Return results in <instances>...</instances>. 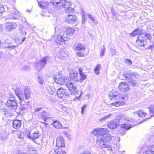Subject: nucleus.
Returning a JSON list of instances; mask_svg holds the SVG:
<instances>
[{
  "instance_id": "obj_38",
  "label": "nucleus",
  "mask_w": 154,
  "mask_h": 154,
  "mask_svg": "<svg viewBox=\"0 0 154 154\" xmlns=\"http://www.w3.org/2000/svg\"><path fill=\"white\" fill-rule=\"evenodd\" d=\"M111 116V114H109L106 115L105 116L103 117L102 118H101L99 120L100 122H102L103 121H104L106 119H107L109 118L110 116Z\"/></svg>"
},
{
  "instance_id": "obj_42",
  "label": "nucleus",
  "mask_w": 154,
  "mask_h": 154,
  "mask_svg": "<svg viewBox=\"0 0 154 154\" xmlns=\"http://www.w3.org/2000/svg\"><path fill=\"white\" fill-rule=\"evenodd\" d=\"M21 69L23 71H27L29 69V66L25 65L21 67Z\"/></svg>"
},
{
  "instance_id": "obj_20",
  "label": "nucleus",
  "mask_w": 154,
  "mask_h": 154,
  "mask_svg": "<svg viewBox=\"0 0 154 154\" xmlns=\"http://www.w3.org/2000/svg\"><path fill=\"white\" fill-rule=\"evenodd\" d=\"M50 114L48 111L43 110L40 114V116L45 122L47 121V120L49 118L48 117L50 116Z\"/></svg>"
},
{
  "instance_id": "obj_58",
  "label": "nucleus",
  "mask_w": 154,
  "mask_h": 154,
  "mask_svg": "<svg viewBox=\"0 0 154 154\" xmlns=\"http://www.w3.org/2000/svg\"><path fill=\"white\" fill-rule=\"evenodd\" d=\"M81 12L82 13V16H85V14H84V10H83V9L82 8V10H81Z\"/></svg>"
},
{
  "instance_id": "obj_54",
  "label": "nucleus",
  "mask_w": 154,
  "mask_h": 154,
  "mask_svg": "<svg viewBox=\"0 0 154 154\" xmlns=\"http://www.w3.org/2000/svg\"><path fill=\"white\" fill-rule=\"evenodd\" d=\"M0 43L1 44V46H2L4 45V44L5 43L6 41L3 40L2 41H0Z\"/></svg>"
},
{
  "instance_id": "obj_5",
  "label": "nucleus",
  "mask_w": 154,
  "mask_h": 154,
  "mask_svg": "<svg viewBox=\"0 0 154 154\" xmlns=\"http://www.w3.org/2000/svg\"><path fill=\"white\" fill-rule=\"evenodd\" d=\"M125 119L126 117L124 115H118L116 116V120L111 121L108 124V127L111 129H116L120 125L119 123L122 122Z\"/></svg>"
},
{
  "instance_id": "obj_10",
  "label": "nucleus",
  "mask_w": 154,
  "mask_h": 154,
  "mask_svg": "<svg viewBox=\"0 0 154 154\" xmlns=\"http://www.w3.org/2000/svg\"><path fill=\"white\" fill-rule=\"evenodd\" d=\"M109 131L108 129L104 128H97L94 129L93 132L95 136L98 137V138L101 137L102 135H103L105 134L108 133Z\"/></svg>"
},
{
  "instance_id": "obj_23",
  "label": "nucleus",
  "mask_w": 154,
  "mask_h": 154,
  "mask_svg": "<svg viewBox=\"0 0 154 154\" xmlns=\"http://www.w3.org/2000/svg\"><path fill=\"white\" fill-rule=\"evenodd\" d=\"M41 135V134L38 131L34 132L32 136L30 135V132L29 131V133L28 134V138L33 140L38 138Z\"/></svg>"
},
{
  "instance_id": "obj_53",
  "label": "nucleus",
  "mask_w": 154,
  "mask_h": 154,
  "mask_svg": "<svg viewBox=\"0 0 154 154\" xmlns=\"http://www.w3.org/2000/svg\"><path fill=\"white\" fill-rule=\"evenodd\" d=\"M42 109V108L41 107H36L35 109V112H38L40 111Z\"/></svg>"
},
{
  "instance_id": "obj_37",
  "label": "nucleus",
  "mask_w": 154,
  "mask_h": 154,
  "mask_svg": "<svg viewBox=\"0 0 154 154\" xmlns=\"http://www.w3.org/2000/svg\"><path fill=\"white\" fill-rule=\"evenodd\" d=\"M37 81L38 83L40 85H42L44 82L43 78L42 76H40L39 75L37 77Z\"/></svg>"
},
{
  "instance_id": "obj_56",
  "label": "nucleus",
  "mask_w": 154,
  "mask_h": 154,
  "mask_svg": "<svg viewBox=\"0 0 154 154\" xmlns=\"http://www.w3.org/2000/svg\"><path fill=\"white\" fill-rule=\"evenodd\" d=\"M117 95H111V94H110V97H113V98H112L113 99H115L116 100H117L116 97H117Z\"/></svg>"
},
{
  "instance_id": "obj_63",
  "label": "nucleus",
  "mask_w": 154,
  "mask_h": 154,
  "mask_svg": "<svg viewBox=\"0 0 154 154\" xmlns=\"http://www.w3.org/2000/svg\"><path fill=\"white\" fill-rule=\"evenodd\" d=\"M3 54V52L2 51L0 52V55H2Z\"/></svg>"
},
{
  "instance_id": "obj_9",
  "label": "nucleus",
  "mask_w": 154,
  "mask_h": 154,
  "mask_svg": "<svg viewBox=\"0 0 154 154\" xmlns=\"http://www.w3.org/2000/svg\"><path fill=\"white\" fill-rule=\"evenodd\" d=\"M49 60V58L48 56H46L40 59L39 61L37 64V67L36 69L39 71L41 70L46 64L47 62Z\"/></svg>"
},
{
  "instance_id": "obj_59",
  "label": "nucleus",
  "mask_w": 154,
  "mask_h": 154,
  "mask_svg": "<svg viewBox=\"0 0 154 154\" xmlns=\"http://www.w3.org/2000/svg\"><path fill=\"white\" fill-rule=\"evenodd\" d=\"M26 38V37H24L22 38H21V42H20V43H22L25 41Z\"/></svg>"
},
{
  "instance_id": "obj_43",
  "label": "nucleus",
  "mask_w": 154,
  "mask_h": 154,
  "mask_svg": "<svg viewBox=\"0 0 154 154\" xmlns=\"http://www.w3.org/2000/svg\"><path fill=\"white\" fill-rule=\"evenodd\" d=\"M8 97L9 99L12 100H16L15 97L14 95L11 93H9L8 94Z\"/></svg>"
},
{
  "instance_id": "obj_39",
  "label": "nucleus",
  "mask_w": 154,
  "mask_h": 154,
  "mask_svg": "<svg viewBox=\"0 0 154 154\" xmlns=\"http://www.w3.org/2000/svg\"><path fill=\"white\" fill-rule=\"evenodd\" d=\"M136 112V114L140 117H143V116H145V115L146 114V113L141 111L139 112Z\"/></svg>"
},
{
  "instance_id": "obj_46",
  "label": "nucleus",
  "mask_w": 154,
  "mask_h": 154,
  "mask_svg": "<svg viewBox=\"0 0 154 154\" xmlns=\"http://www.w3.org/2000/svg\"><path fill=\"white\" fill-rule=\"evenodd\" d=\"M87 15L88 16V17H89V18L90 19H91V20L92 21H93V23H95V24H97V23H96L97 21H95V20L94 19V17H93L91 14H88Z\"/></svg>"
},
{
  "instance_id": "obj_26",
  "label": "nucleus",
  "mask_w": 154,
  "mask_h": 154,
  "mask_svg": "<svg viewBox=\"0 0 154 154\" xmlns=\"http://www.w3.org/2000/svg\"><path fill=\"white\" fill-rule=\"evenodd\" d=\"M9 134V133L6 131H2L0 133V139L6 140L7 139Z\"/></svg>"
},
{
  "instance_id": "obj_24",
  "label": "nucleus",
  "mask_w": 154,
  "mask_h": 154,
  "mask_svg": "<svg viewBox=\"0 0 154 154\" xmlns=\"http://www.w3.org/2000/svg\"><path fill=\"white\" fill-rule=\"evenodd\" d=\"M75 31L74 29L71 27H68L66 28V34L65 35L66 37L68 36L70 38V36H72Z\"/></svg>"
},
{
  "instance_id": "obj_55",
  "label": "nucleus",
  "mask_w": 154,
  "mask_h": 154,
  "mask_svg": "<svg viewBox=\"0 0 154 154\" xmlns=\"http://www.w3.org/2000/svg\"><path fill=\"white\" fill-rule=\"evenodd\" d=\"M111 52V55L112 56L116 54V51L114 49L112 50Z\"/></svg>"
},
{
  "instance_id": "obj_50",
  "label": "nucleus",
  "mask_w": 154,
  "mask_h": 154,
  "mask_svg": "<svg viewBox=\"0 0 154 154\" xmlns=\"http://www.w3.org/2000/svg\"><path fill=\"white\" fill-rule=\"evenodd\" d=\"M16 42L18 44H21L22 43H20L21 42V38H17L15 39Z\"/></svg>"
},
{
  "instance_id": "obj_27",
  "label": "nucleus",
  "mask_w": 154,
  "mask_h": 154,
  "mask_svg": "<svg viewBox=\"0 0 154 154\" xmlns=\"http://www.w3.org/2000/svg\"><path fill=\"white\" fill-rule=\"evenodd\" d=\"M153 147L154 148V146L149 145L147 146V150L144 152L143 154H154V151L152 150Z\"/></svg>"
},
{
  "instance_id": "obj_61",
  "label": "nucleus",
  "mask_w": 154,
  "mask_h": 154,
  "mask_svg": "<svg viewBox=\"0 0 154 154\" xmlns=\"http://www.w3.org/2000/svg\"><path fill=\"white\" fill-rule=\"evenodd\" d=\"M64 134L67 136L68 137L69 136V134L67 133V132L66 131H64Z\"/></svg>"
},
{
  "instance_id": "obj_4",
  "label": "nucleus",
  "mask_w": 154,
  "mask_h": 154,
  "mask_svg": "<svg viewBox=\"0 0 154 154\" xmlns=\"http://www.w3.org/2000/svg\"><path fill=\"white\" fill-rule=\"evenodd\" d=\"M98 139L96 141L97 143L102 148H107L109 145L106 143L110 142L112 140V137L107 133Z\"/></svg>"
},
{
  "instance_id": "obj_57",
  "label": "nucleus",
  "mask_w": 154,
  "mask_h": 154,
  "mask_svg": "<svg viewBox=\"0 0 154 154\" xmlns=\"http://www.w3.org/2000/svg\"><path fill=\"white\" fill-rule=\"evenodd\" d=\"M79 74L80 75L83 74V72H82V69H79Z\"/></svg>"
},
{
  "instance_id": "obj_6",
  "label": "nucleus",
  "mask_w": 154,
  "mask_h": 154,
  "mask_svg": "<svg viewBox=\"0 0 154 154\" xmlns=\"http://www.w3.org/2000/svg\"><path fill=\"white\" fill-rule=\"evenodd\" d=\"M66 85L71 94H74L77 97H81L82 94L81 88H80L79 90H77L75 84L70 81L68 83H66Z\"/></svg>"
},
{
  "instance_id": "obj_13",
  "label": "nucleus",
  "mask_w": 154,
  "mask_h": 154,
  "mask_svg": "<svg viewBox=\"0 0 154 154\" xmlns=\"http://www.w3.org/2000/svg\"><path fill=\"white\" fill-rule=\"evenodd\" d=\"M57 94L59 97L61 98L64 96H69V94L66 90L59 88L57 90Z\"/></svg>"
},
{
  "instance_id": "obj_49",
  "label": "nucleus",
  "mask_w": 154,
  "mask_h": 154,
  "mask_svg": "<svg viewBox=\"0 0 154 154\" xmlns=\"http://www.w3.org/2000/svg\"><path fill=\"white\" fill-rule=\"evenodd\" d=\"M86 105H84L83 106H82L81 108V113L82 114H84V113L85 112V110L86 108Z\"/></svg>"
},
{
  "instance_id": "obj_2",
  "label": "nucleus",
  "mask_w": 154,
  "mask_h": 154,
  "mask_svg": "<svg viewBox=\"0 0 154 154\" xmlns=\"http://www.w3.org/2000/svg\"><path fill=\"white\" fill-rule=\"evenodd\" d=\"M49 4L54 6V7L58 10H60L62 8H65L67 13L72 11V8L71 7L70 2L68 0H51Z\"/></svg>"
},
{
  "instance_id": "obj_25",
  "label": "nucleus",
  "mask_w": 154,
  "mask_h": 154,
  "mask_svg": "<svg viewBox=\"0 0 154 154\" xmlns=\"http://www.w3.org/2000/svg\"><path fill=\"white\" fill-rule=\"evenodd\" d=\"M78 73L77 72H72L69 74V76L71 79L74 81L78 82L79 81V78L78 77Z\"/></svg>"
},
{
  "instance_id": "obj_47",
  "label": "nucleus",
  "mask_w": 154,
  "mask_h": 154,
  "mask_svg": "<svg viewBox=\"0 0 154 154\" xmlns=\"http://www.w3.org/2000/svg\"><path fill=\"white\" fill-rule=\"evenodd\" d=\"M80 154H91L89 150L88 149H86L80 153Z\"/></svg>"
},
{
  "instance_id": "obj_30",
  "label": "nucleus",
  "mask_w": 154,
  "mask_h": 154,
  "mask_svg": "<svg viewBox=\"0 0 154 154\" xmlns=\"http://www.w3.org/2000/svg\"><path fill=\"white\" fill-rule=\"evenodd\" d=\"M120 125H121V127L122 128H123L126 130H128L132 127L131 125L128 123H125L122 124H120Z\"/></svg>"
},
{
  "instance_id": "obj_51",
  "label": "nucleus",
  "mask_w": 154,
  "mask_h": 154,
  "mask_svg": "<svg viewBox=\"0 0 154 154\" xmlns=\"http://www.w3.org/2000/svg\"><path fill=\"white\" fill-rule=\"evenodd\" d=\"M15 46H5L3 48L5 49V48H9L10 50H11L13 49L14 48Z\"/></svg>"
},
{
  "instance_id": "obj_32",
  "label": "nucleus",
  "mask_w": 154,
  "mask_h": 154,
  "mask_svg": "<svg viewBox=\"0 0 154 154\" xmlns=\"http://www.w3.org/2000/svg\"><path fill=\"white\" fill-rule=\"evenodd\" d=\"M146 38L149 40H150L152 39L151 34L148 31H145L143 32V34Z\"/></svg>"
},
{
  "instance_id": "obj_48",
  "label": "nucleus",
  "mask_w": 154,
  "mask_h": 154,
  "mask_svg": "<svg viewBox=\"0 0 154 154\" xmlns=\"http://www.w3.org/2000/svg\"><path fill=\"white\" fill-rule=\"evenodd\" d=\"M5 11V8L4 6L0 5V13H2Z\"/></svg>"
},
{
  "instance_id": "obj_60",
  "label": "nucleus",
  "mask_w": 154,
  "mask_h": 154,
  "mask_svg": "<svg viewBox=\"0 0 154 154\" xmlns=\"http://www.w3.org/2000/svg\"><path fill=\"white\" fill-rule=\"evenodd\" d=\"M3 30V25L0 24V32H1Z\"/></svg>"
},
{
  "instance_id": "obj_18",
  "label": "nucleus",
  "mask_w": 154,
  "mask_h": 154,
  "mask_svg": "<svg viewBox=\"0 0 154 154\" xmlns=\"http://www.w3.org/2000/svg\"><path fill=\"white\" fill-rule=\"evenodd\" d=\"M54 80L56 83L60 84L63 85L65 83V79L64 76H57L54 78Z\"/></svg>"
},
{
  "instance_id": "obj_12",
  "label": "nucleus",
  "mask_w": 154,
  "mask_h": 154,
  "mask_svg": "<svg viewBox=\"0 0 154 154\" xmlns=\"http://www.w3.org/2000/svg\"><path fill=\"white\" fill-rule=\"evenodd\" d=\"M136 43L140 46H144L147 44V42L145 37L140 36L137 38Z\"/></svg>"
},
{
  "instance_id": "obj_35",
  "label": "nucleus",
  "mask_w": 154,
  "mask_h": 154,
  "mask_svg": "<svg viewBox=\"0 0 154 154\" xmlns=\"http://www.w3.org/2000/svg\"><path fill=\"white\" fill-rule=\"evenodd\" d=\"M55 152H57V154H66L65 151L60 148L57 149Z\"/></svg>"
},
{
  "instance_id": "obj_62",
  "label": "nucleus",
  "mask_w": 154,
  "mask_h": 154,
  "mask_svg": "<svg viewBox=\"0 0 154 154\" xmlns=\"http://www.w3.org/2000/svg\"><path fill=\"white\" fill-rule=\"evenodd\" d=\"M146 147L145 146H143L141 148V151H142V150L144 148V147Z\"/></svg>"
},
{
  "instance_id": "obj_14",
  "label": "nucleus",
  "mask_w": 154,
  "mask_h": 154,
  "mask_svg": "<svg viewBox=\"0 0 154 154\" xmlns=\"http://www.w3.org/2000/svg\"><path fill=\"white\" fill-rule=\"evenodd\" d=\"M65 145L63 137L61 135H59L57 138L56 146L58 147H63L65 146Z\"/></svg>"
},
{
  "instance_id": "obj_33",
  "label": "nucleus",
  "mask_w": 154,
  "mask_h": 154,
  "mask_svg": "<svg viewBox=\"0 0 154 154\" xmlns=\"http://www.w3.org/2000/svg\"><path fill=\"white\" fill-rule=\"evenodd\" d=\"M150 116L152 117L154 116V104L151 105L149 107Z\"/></svg>"
},
{
  "instance_id": "obj_16",
  "label": "nucleus",
  "mask_w": 154,
  "mask_h": 154,
  "mask_svg": "<svg viewBox=\"0 0 154 154\" xmlns=\"http://www.w3.org/2000/svg\"><path fill=\"white\" fill-rule=\"evenodd\" d=\"M17 24L15 22H11L8 23L6 25V30L7 32H12L13 30L17 27Z\"/></svg>"
},
{
  "instance_id": "obj_28",
  "label": "nucleus",
  "mask_w": 154,
  "mask_h": 154,
  "mask_svg": "<svg viewBox=\"0 0 154 154\" xmlns=\"http://www.w3.org/2000/svg\"><path fill=\"white\" fill-rule=\"evenodd\" d=\"M46 88L47 91L51 94H53L56 91L52 84L48 85L46 87Z\"/></svg>"
},
{
  "instance_id": "obj_7",
  "label": "nucleus",
  "mask_w": 154,
  "mask_h": 154,
  "mask_svg": "<svg viewBox=\"0 0 154 154\" xmlns=\"http://www.w3.org/2000/svg\"><path fill=\"white\" fill-rule=\"evenodd\" d=\"M73 47L75 50L78 51L77 53L78 56L82 57L84 56V51L85 48L83 44L80 43H76L74 45Z\"/></svg>"
},
{
  "instance_id": "obj_64",
  "label": "nucleus",
  "mask_w": 154,
  "mask_h": 154,
  "mask_svg": "<svg viewBox=\"0 0 154 154\" xmlns=\"http://www.w3.org/2000/svg\"><path fill=\"white\" fill-rule=\"evenodd\" d=\"M42 123H43V124H45V125H47V123H45V122H42Z\"/></svg>"
},
{
  "instance_id": "obj_29",
  "label": "nucleus",
  "mask_w": 154,
  "mask_h": 154,
  "mask_svg": "<svg viewBox=\"0 0 154 154\" xmlns=\"http://www.w3.org/2000/svg\"><path fill=\"white\" fill-rule=\"evenodd\" d=\"M56 128L60 129L62 128V126L60 122L58 120H53V122L52 124Z\"/></svg>"
},
{
  "instance_id": "obj_52",
  "label": "nucleus",
  "mask_w": 154,
  "mask_h": 154,
  "mask_svg": "<svg viewBox=\"0 0 154 154\" xmlns=\"http://www.w3.org/2000/svg\"><path fill=\"white\" fill-rule=\"evenodd\" d=\"M82 16V24L84 23H85V20H86L85 19V16Z\"/></svg>"
},
{
  "instance_id": "obj_22",
  "label": "nucleus",
  "mask_w": 154,
  "mask_h": 154,
  "mask_svg": "<svg viewBox=\"0 0 154 154\" xmlns=\"http://www.w3.org/2000/svg\"><path fill=\"white\" fill-rule=\"evenodd\" d=\"M21 124L22 122L21 120L15 119L13 122V127L14 128L18 129L20 127Z\"/></svg>"
},
{
  "instance_id": "obj_17",
  "label": "nucleus",
  "mask_w": 154,
  "mask_h": 154,
  "mask_svg": "<svg viewBox=\"0 0 154 154\" xmlns=\"http://www.w3.org/2000/svg\"><path fill=\"white\" fill-rule=\"evenodd\" d=\"M19 17L20 14L19 12L12 11L9 12L8 18L9 19H18Z\"/></svg>"
},
{
  "instance_id": "obj_31",
  "label": "nucleus",
  "mask_w": 154,
  "mask_h": 154,
  "mask_svg": "<svg viewBox=\"0 0 154 154\" xmlns=\"http://www.w3.org/2000/svg\"><path fill=\"white\" fill-rule=\"evenodd\" d=\"M49 2H39L38 3V5L39 7L42 8H44L47 7V6H49L50 4H49Z\"/></svg>"
},
{
  "instance_id": "obj_21",
  "label": "nucleus",
  "mask_w": 154,
  "mask_h": 154,
  "mask_svg": "<svg viewBox=\"0 0 154 154\" xmlns=\"http://www.w3.org/2000/svg\"><path fill=\"white\" fill-rule=\"evenodd\" d=\"M78 18L75 15H68L66 20L67 22L71 24H74L77 20Z\"/></svg>"
},
{
  "instance_id": "obj_11",
  "label": "nucleus",
  "mask_w": 154,
  "mask_h": 154,
  "mask_svg": "<svg viewBox=\"0 0 154 154\" xmlns=\"http://www.w3.org/2000/svg\"><path fill=\"white\" fill-rule=\"evenodd\" d=\"M69 39V38L68 36L66 37L65 35H64L63 36L58 35L55 38L54 41L57 44L62 45L63 43L66 44L65 42Z\"/></svg>"
},
{
  "instance_id": "obj_44",
  "label": "nucleus",
  "mask_w": 154,
  "mask_h": 154,
  "mask_svg": "<svg viewBox=\"0 0 154 154\" xmlns=\"http://www.w3.org/2000/svg\"><path fill=\"white\" fill-rule=\"evenodd\" d=\"M154 48V42H150L149 43V46L147 48V49H149L152 50Z\"/></svg>"
},
{
  "instance_id": "obj_45",
  "label": "nucleus",
  "mask_w": 154,
  "mask_h": 154,
  "mask_svg": "<svg viewBox=\"0 0 154 154\" xmlns=\"http://www.w3.org/2000/svg\"><path fill=\"white\" fill-rule=\"evenodd\" d=\"M19 32L23 36H25L26 35V33L25 31V29L24 28H23L22 29H20L19 30Z\"/></svg>"
},
{
  "instance_id": "obj_34",
  "label": "nucleus",
  "mask_w": 154,
  "mask_h": 154,
  "mask_svg": "<svg viewBox=\"0 0 154 154\" xmlns=\"http://www.w3.org/2000/svg\"><path fill=\"white\" fill-rule=\"evenodd\" d=\"M86 78V75L83 74H82L80 75V77L79 78V81L80 83H82L84 80H85Z\"/></svg>"
},
{
  "instance_id": "obj_3",
  "label": "nucleus",
  "mask_w": 154,
  "mask_h": 154,
  "mask_svg": "<svg viewBox=\"0 0 154 154\" xmlns=\"http://www.w3.org/2000/svg\"><path fill=\"white\" fill-rule=\"evenodd\" d=\"M123 76L125 79L127 81L128 85L132 87L137 86V81L136 80L133 78L132 77L136 78L140 76L139 74L136 72H132L130 71L124 74Z\"/></svg>"
},
{
  "instance_id": "obj_8",
  "label": "nucleus",
  "mask_w": 154,
  "mask_h": 154,
  "mask_svg": "<svg viewBox=\"0 0 154 154\" xmlns=\"http://www.w3.org/2000/svg\"><path fill=\"white\" fill-rule=\"evenodd\" d=\"M5 105L8 108L14 110L18 106L17 101L16 100L8 99L5 103Z\"/></svg>"
},
{
  "instance_id": "obj_15",
  "label": "nucleus",
  "mask_w": 154,
  "mask_h": 154,
  "mask_svg": "<svg viewBox=\"0 0 154 154\" xmlns=\"http://www.w3.org/2000/svg\"><path fill=\"white\" fill-rule=\"evenodd\" d=\"M118 88L119 90L122 91H127L130 90L128 85L126 82L120 83Z\"/></svg>"
},
{
  "instance_id": "obj_1",
  "label": "nucleus",
  "mask_w": 154,
  "mask_h": 154,
  "mask_svg": "<svg viewBox=\"0 0 154 154\" xmlns=\"http://www.w3.org/2000/svg\"><path fill=\"white\" fill-rule=\"evenodd\" d=\"M16 95L20 100V108L21 110H24L30 106L29 101H25L24 99L28 100L30 97L31 93L30 89L25 88L24 89L18 88L15 90Z\"/></svg>"
},
{
  "instance_id": "obj_36",
  "label": "nucleus",
  "mask_w": 154,
  "mask_h": 154,
  "mask_svg": "<svg viewBox=\"0 0 154 154\" xmlns=\"http://www.w3.org/2000/svg\"><path fill=\"white\" fill-rule=\"evenodd\" d=\"M100 64L97 65L95 68L94 72L95 73L97 74H98L99 73V70L100 69Z\"/></svg>"
},
{
  "instance_id": "obj_40",
  "label": "nucleus",
  "mask_w": 154,
  "mask_h": 154,
  "mask_svg": "<svg viewBox=\"0 0 154 154\" xmlns=\"http://www.w3.org/2000/svg\"><path fill=\"white\" fill-rule=\"evenodd\" d=\"M124 62L126 64L129 66H131L132 64V62L131 60L129 59H125L124 60Z\"/></svg>"
},
{
  "instance_id": "obj_41",
  "label": "nucleus",
  "mask_w": 154,
  "mask_h": 154,
  "mask_svg": "<svg viewBox=\"0 0 154 154\" xmlns=\"http://www.w3.org/2000/svg\"><path fill=\"white\" fill-rule=\"evenodd\" d=\"M101 51L100 53V55L101 57L103 56L104 55L105 51V48L104 46L102 47H101Z\"/></svg>"
},
{
  "instance_id": "obj_19",
  "label": "nucleus",
  "mask_w": 154,
  "mask_h": 154,
  "mask_svg": "<svg viewBox=\"0 0 154 154\" xmlns=\"http://www.w3.org/2000/svg\"><path fill=\"white\" fill-rule=\"evenodd\" d=\"M143 34V30L140 27H137L135 29L130 35L132 37L134 36L137 35Z\"/></svg>"
}]
</instances>
